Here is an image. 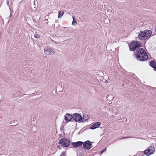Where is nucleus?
<instances>
[{
	"label": "nucleus",
	"instance_id": "obj_1",
	"mask_svg": "<svg viewBox=\"0 0 156 156\" xmlns=\"http://www.w3.org/2000/svg\"><path fill=\"white\" fill-rule=\"evenodd\" d=\"M152 34V31L150 30H146L143 31L140 30L138 34V37L140 40H148Z\"/></svg>",
	"mask_w": 156,
	"mask_h": 156
},
{
	"label": "nucleus",
	"instance_id": "obj_2",
	"mask_svg": "<svg viewBox=\"0 0 156 156\" xmlns=\"http://www.w3.org/2000/svg\"><path fill=\"white\" fill-rule=\"evenodd\" d=\"M129 46L130 51H134L141 47V43L139 41H134L130 43Z\"/></svg>",
	"mask_w": 156,
	"mask_h": 156
},
{
	"label": "nucleus",
	"instance_id": "obj_3",
	"mask_svg": "<svg viewBox=\"0 0 156 156\" xmlns=\"http://www.w3.org/2000/svg\"><path fill=\"white\" fill-rule=\"evenodd\" d=\"M73 119L76 122L81 123L83 121L84 118L82 117L80 114L75 113L73 114Z\"/></svg>",
	"mask_w": 156,
	"mask_h": 156
},
{
	"label": "nucleus",
	"instance_id": "obj_4",
	"mask_svg": "<svg viewBox=\"0 0 156 156\" xmlns=\"http://www.w3.org/2000/svg\"><path fill=\"white\" fill-rule=\"evenodd\" d=\"M59 144L64 147H67L70 144V141L65 138H62L59 140Z\"/></svg>",
	"mask_w": 156,
	"mask_h": 156
},
{
	"label": "nucleus",
	"instance_id": "obj_5",
	"mask_svg": "<svg viewBox=\"0 0 156 156\" xmlns=\"http://www.w3.org/2000/svg\"><path fill=\"white\" fill-rule=\"evenodd\" d=\"M155 150V149L154 147L150 146L144 151V154L145 155L149 156L154 153Z\"/></svg>",
	"mask_w": 156,
	"mask_h": 156
},
{
	"label": "nucleus",
	"instance_id": "obj_6",
	"mask_svg": "<svg viewBox=\"0 0 156 156\" xmlns=\"http://www.w3.org/2000/svg\"><path fill=\"white\" fill-rule=\"evenodd\" d=\"M92 142H90L89 140L83 142L82 145L83 148L85 149L90 150L92 147Z\"/></svg>",
	"mask_w": 156,
	"mask_h": 156
},
{
	"label": "nucleus",
	"instance_id": "obj_7",
	"mask_svg": "<svg viewBox=\"0 0 156 156\" xmlns=\"http://www.w3.org/2000/svg\"><path fill=\"white\" fill-rule=\"evenodd\" d=\"M144 53H147L146 51L143 48H140L136 51V56H135V57L136 58H140V55H142Z\"/></svg>",
	"mask_w": 156,
	"mask_h": 156
},
{
	"label": "nucleus",
	"instance_id": "obj_8",
	"mask_svg": "<svg viewBox=\"0 0 156 156\" xmlns=\"http://www.w3.org/2000/svg\"><path fill=\"white\" fill-rule=\"evenodd\" d=\"M73 115L69 113L66 114L64 116V119L67 122L70 121L73 119Z\"/></svg>",
	"mask_w": 156,
	"mask_h": 156
},
{
	"label": "nucleus",
	"instance_id": "obj_9",
	"mask_svg": "<svg viewBox=\"0 0 156 156\" xmlns=\"http://www.w3.org/2000/svg\"><path fill=\"white\" fill-rule=\"evenodd\" d=\"M140 58H136L140 61L147 60L148 58V57L147 53H144V54L142 55H140Z\"/></svg>",
	"mask_w": 156,
	"mask_h": 156
},
{
	"label": "nucleus",
	"instance_id": "obj_10",
	"mask_svg": "<svg viewBox=\"0 0 156 156\" xmlns=\"http://www.w3.org/2000/svg\"><path fill=\"white\" fill-rule=\"evenodd\" d=\"M83 144V142L79 141L76 142H72V145L74 148H76L80 146Z\"/></svg>",
	"mask_w": 156,
	"mask_h": 156
},
{
	"label": "nucleus",
	"instance_id": "obj_11",
	"mask_svg": "<svg viewBox=\"0 0 156 156\" xmlns=\"http://www.w3.org/2000/svg\"><path fill=\"white\" fill-rule=\"evenodd\" d=\"M101 124V123L100 122H97L93 124L90 126V128L92 130H93L96 128H98L99 127Z\"/></svg>",
	"mask_w": 156,
	"mask_h": 156
},
{
	"label": "nucleus",
	"instance_id": "obj_12",
	"mask_svg": "<svg viewBox=\"0 0 156 156\" xmlns=\"http://www.w3.org/2000/svg\"><path fill=\"white\" fill-rule=\"evenodd\" d=\"M44 52L47 55H50L51 54H53V51L51 49L48 48L47 50H44Z\"/></svg>",
	"mask_w": 156,
	"mask_h": 156
},
{
	"label": "nucleus",
	"instance_id": "obj_13",
	"mask_svg": "<svg viewBox=\"0 0 156 156\" xmlns=\"http://www.w3.org/2000/svg\"><path fill=\"white\" fill-rule=\"evenodd\" d=\"M37 1H35V0L34 1L33 4L31 5V7L33 10L35 9L37 7Z\"/></svg>",
	"mask_w": 156,
	"mask_h": 156
},
{
	"label": "nucleus",
	"instance_id": "obj_14",
	"mask_svg": "<svg viewBox=\"0 0 156 156\" xmlns=\"http://www.w3.org/2000/svg\"><path fill=\"white\" fill-rule=\"evenodd\" d=\"M150 65L154 69H156V62L152 60L150 62Z\"/></svg>",
	"mask_w": 156,
	"mask_h": 156
},
{
	"label": "nucleus",
	"instance_id": "obj_15",
	"mask_svg": "<svg viewBox=\"0 0 156 156\" xmlns=\"http://www.w3.org/2000/svg\"><path fill=\"white\" fill-rule=\"evenodd\" d=\"M64 13V12L63 11H59V15L58 16V18H60L63 15Z\"/></svg>",
	"mask_w": 156,
	"mask_h": 156
},
{
	"label": "nucleus",
	"instance_id": "obj_16",
	"mask_svg": "<svg viewBox=\"0 0 156 156\" xmlns=\"http://www.w3.org/2000/svg\"><path fill=\"white\" fill-rule=\"evenodd\" d=\"M107 98L109 100H112L114 98V97H113L112 95H108Z\"/></svg>",
	"mask_w": 156,
	"mask_h": 156
},
{
	"label": "nucleus",
	"instance_id": "obj_17",
	"mask_svg": "<svg viewBox=\"0 0 156 156\" xmlns=\"http://www.w3.org/2000/svg\"><path fill=\"white\" fill-rule=\"evenodd\" d=\"M106 147H105L104 149L101 151V153L102 154L104 151H106Z\"/></svg>",
	"mask_w": 156,
	"mask_h": 156
},
{
	"label": "nucleus",
	"instance_id": "obj_18",
	"mask_svg": "<svg viewBox=\"0 0 156 156\" xmlns=\"http://www.w3.org/2000/svg\"><path fill=\"white\" fill-rule=\"evenodd\" d=\"M76 23V20H74L72 22V24L73 25H74V23Z\"/></svg>",
	"mask_w": 156,
	"mask_h": 156
},
{
	"label": "nucleus",
	"instance_id": "obj_19",
	"mask_svg": "<svg viewBox=\"0 0 156 156\" xmlns=\"http://www.w3.org/2000/svg\"><path fill=\"white\" fill-rule=\"evenodd\" d=\"M7 5L10 8V4L9 3V0H7Z\"/></svg>",
	"mask_w": 156,
	"mask_h": 156
},
{
	"label": "nucleus",
	"instance_id": "obj_20",
	"mask_svg": "<svg viewBox=\"0 0 156 156\" xmlns=\"http://www.w3.org/2000/svg\"><path fill=\"white\" fill-rule=\"evenodd\" d=\"M65 154V152H63L61 154L60 156H64Z\"/></svg>",
	"mask_w": 156,
	"mask_h": 156
},
{
	"label": "nucleus",
	"instance_id": "obj_21",
	"mask_svg": "<svg viewBox=\"0 0 156 156\" xmlns=\"http://www.w3.org/2000/svg\"><path fill=\"white\" fill-rule=\"evenodd\" d=\"M34 37L36 38H37L39 37V35H34Z\"/></svg>",
	"mask_w": 156,
	"mask_h": 156
},
{
	"label": "nucleus",
	"instance_id": "obj_22",
	"mask_svg": "<svg viewBox=\"0 0 156 156\" xmlns=\"http://www.w3.org/2000/svg\"><path fill=\"white\" fill-rule=\"evenodd\" d=\"M88 120V119H85L84 120V121H85V122H86V121H87V120Z\"/></svg>",
	"mask_w": 156,
	"mask_h": 156
},
{
	"label": "nucleus",
	"instance_id": "obj_23",
	"mask_svg": "<svg viewBox=\"0 0 156 156\" xmlns=\"http://www.w3.org/2000/svg\"><path fill=\"white\" fill-rule=\"evenodd\" d=\"M72 18H73V20H74L75 16H73Z\"/></svg>",
	"mask_w": 156,
	"mask_h": 156
},
{
	"label": "nucleus",
	"instance_id": "obj_24",
	"mask_svg": "<svg viewBox=\"0 0 156 156\" xmlns=\"http://www.w3.org/2000/svg\"><path fill=\"white\" fill-rule=\"evenodd\" d=\"M129 137H130L129 136H128V137H123V138H128Z\"/></svg>",
	"mask_w": 156,
	"mask_h": 156
},
{
	"label": "nucleus",
	"instance_id": "obj_25",
	"mask_svg": "<svg viewBox=\"0 0 156 156\" xmlns=\"http://www.w3.org/2000/svg\"><path fill=\"white\" fill-rule=\"evenodd\" d=\"M45 20L47 21L48 20L46 19Z\"/></svg>",
	"mask_w": 156,
	"mask_h": 156
},
{
	"label": "nucleus",
	"instance_id": "obj_26",
	"mask_svg": "<svg viewBox=\"0 0 156 156\" xmlns=\"http://www.w3.org/2000/svg\"><path fill=\"white\" fill-rule=\"evenodd\" d=\"M11 13L10 14V17H11Z\"/></svg>",
	"mask_w": 156,
	"mask_h": 156
},
{
	"label": "nucleus",
	"instance_id": "obj_27",
	"mask_svg": "<svg viewBox=\"0 0 156 156\" xmlns=\"http://www.w3.org/2000/svg\"><path fill=\"white\" fill-rule=\"evenodd\" d=\"M155 32H156V28H155Z\"/></svg>",
	"mask_w": 156,
	"mask_h": 156
},
{
	"label": "nucleus",
	"instance_id": "obj_28",
	"mask_svg": "<svg viewBox=\"0 0 156 156\" xmlns=\"http://www.w3.org/2000/svg\"><path fill=\"white\" fill-rule=\"evenodd\" d=\"M46 23H47V24H48V22H47Z\"/></svg>",
	"mask_w": 156,
	"mask_h": 156
},
{
	"label": "nucleus",
	"instance_id": "obj_29",
	"mask_svg": "<svg viewBox=\"0 0 156 156\" xmlns=\"http://www.w3.org/2000/svg\"><path fill=\"white\" fill-rule=\"evenodd\" d=\"M59 148L60 149H61L60 147L59 146Z\"/></svg>",
	"mask_w": 156,
	"mask_h": 156
},
{
	"label": "nucleus",
	"instance_id": "obj_30",
	"mask_svg": "<svg viewBox=\"0 0 156 156\" xmlns=\"http://www.w3.org/2000/svg\"><path fill=\"white\" fill-rule=\"evenodd\" d=\"M55 22H57V21H56H56H55Z\"/></svg>",
	"mask_w": 156,
	"mask_h": 156
},
{
	"label": "nucleus",
	"instance_id": "obj_31",
	"mask_svg": "<svg viewBox=\"0 0 156 156\" xmlns=\"http://www.w3.org/2000/svg\"><path fill=\"white\" fill-rule=\"evenodd\" d=\"M17 31H18V33L19 32V31H18V30H17Z\"/></svg>",
	"mask_w": 156,
	"mask_h": 156
},
{
	"label": "nucleus",
	"instance_id": "obj_32",
	"mask_svg": "<svg viewBox=\"0 0 156 156\" xmlns=\"http://www.w3.org/2000/svg\"><path fill=\"white\" fill-rule=\"evenodd\" d=\"M155 69V70L156 71V69Z\"/></svg>",
	"mask_w": 156,
	"mask_h": 156
}]
</instances>
